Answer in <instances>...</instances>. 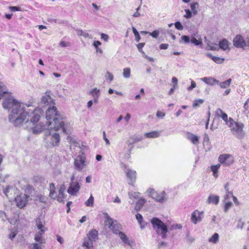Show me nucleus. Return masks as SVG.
Masks as SVG:
<instances>
[{
    "instance_id": "10",
    "label": "nucleus",
    "mask_w": 249,
    "mask_h": 249,
    "mask_svg": "<svg viewBox=\"0 0 249 249\" xmlns=\"http://www.w3.org/2000/svg\"><path fill=\"white\" fill-rule=\"evenodd\" d=\"M30 196L25 194H21L17 196L15 198V201L17 204V206L20 209H22L24 207L27 203Z\"/></svg>"
},
{
    "instance_id": "33",
    "label": "nucleus",
    "mask_w": 249,
    "mask_h": 249,
    "mask_svg": "<svg viewBox=\"0 0 249 249\" xmlns=\"http://www.w3.org/2000/svg\"><path fill=\"white\" fill-rule=\"evenodd\" d=\"M231 82V79L230 78L224 82L220 83L219 82L218 84H219L220 88L222 89H226L230 86Z\"/></svg>"
},
{
    "instance_id": "2",
    "label": "nucleus",
    "mask_w": 249,
    "mask_h": 249,
    "mask_svg": "<svg viewBox=\"0 0 249 249\" xmlns=\"http://www.w3.org/2000/svg\"><path fill=\"white\" fill-rule=\"evenodd\" d=\"M46 124L53 126L55 130L62 129L63 132L68 134L70 131V123L66 120L64 116L60 115L53 105L50 107L46 112Z\"/></svg>"
},
{
    "instance_id": "52",
    "label": "nucleus",
    "mask_w": 249,
    "mask_h": 249,
    "mask_svg": "<svg viewBox=\"0 0 249 249\" xmlns=\"http://www.w3.org/2000/svg\"><path fill=\"white\" fill-rule=\"evenodd\" d=\"M186 14L184 16L185 18H190L192 16V12L189 10V9H185V10Z\"/></svg>"
},
{
    "instance_id": "18",
    "label": "nucleus",
    "mask_w": 249,
    "mask_h": 249,
    "mask_svg": "<svg viewBox=\"0 0 249 249\" xmlns=\"http://www.w3.org/2000/svg\"><path fill=\"white\" fill-rule=\"evenodd\" d=\"M66 186L64 183L60 185L58 189V194L57 195V201L60 202H63V199L65 197L64 192L66 190Z\"/></svg>"
},
{
    "instance_id": "19",
    "label": "nucleus",
    "mask_w": 249,
    "mask_h": 249,
    "mask_svg": "<svg viewBox=\"0 0 249 249\" xmlns=\"http://www.w3.org/2000/svg\"><path fill=\"white\" fill-rule=\"evenodd\" d=\"M9 92L5 84L0 81V100L5 97L6 95H9Z\"/></svg>"
},
{
    "instance_id": "35",
    "label": "nucleus",
    "mask_w": 249,
    "mask_h": 249,
    "mask_svg": "<svg viewBox=\"0 0 249 249\" xmlns=\"http://www.w3.org/2000/svg\"><path fill=\"white\" fill-rule=\"evenodd\" d=\"M140 195V193L139 192H129L128 196L131 199H137L139 198Z\"/></svg>"
},
{
    "instance_id": "34",
    "label": "nucleus",
    "mask_w": 249,
    "mask_h": 249,
    "mask_svg": "<svg viewBox=\"0 0 249 249\" xmlns=\"http://www.w3.org/2000/svg\"><path fill=\"white\" fill-rule=\"evenodd\" d=\"M219 240V235L217 233H214L212 236L209 239V242L210 243H213V244H216L218 242Z\"/></svg>"
},
{
    "instance_id": "32",
    "label": "nucleus",
    "mask_w": 249,
    "mask_h": 249,
    "mask_svg": "<svg viewBox=\"0 0 249 249\" xmlns=\"http://www.w3.org/2000/svg\"><path fill=\"white\" fill-rule=\"evenodd\" d=\"M36 224L37 228L40 231H44L43 228H44V225L43 224V222L41 221V219L40 217H38L36 220Z\"/></svg>"
},
{
    "instance_id": "12",
    "label": "nucleus",
    "mask_w": 249,
    "mask_h": 249,
    "mask_svg": "<svg viewBox=\"0 0 249 249\" xmlns=\"http://www.w3.org/2000/svg\"><path fill=\"white\" fill-rule=\"evenodd\" d=\"M80 187L81 186L78 182H70L67 192L71 196H75L78 193Z\"/></svg>"
},
{
    "instance_id": "4",
    "label": "nucleus",
    "mask_w": 249,
    "mask_h": 249,
    "mask_svg": "<svg viewBox=\"0 0 249 249\" xmlns=\"http://www.w3.org/2000/svg\"><path fill=\"white\" fill-rule=\"evenodd\" d=\"M228 126L230 128L231 133L238 139H242L245 137V133L243 130L244 124L240 122H235L230 118V123L228 124Z\"/></svg>"
},
{
    "instance_id": "41",
    "label": "nucleus",
    "mask_w": 249,
    "mask_h": 249,
    "mask_svg": "<svg viewBox=\"0 0 249 249\" xmlns=\"http://www.w3.org/2000/svg\"><path fill=\"white\" fill-rule=\"evenodd\" d=\"M191 41L192 43L196 46L201 45L202 44V40L201 39H197L195 37H192L191 39Z\"/></svg>"
},
{
    "instance_id": "40",
    "label": "nucleus",
    "mask_w": 249,
    "mask_h": 249,
    "mask_svg": "<svg viewBox=\"0 0 249 249\" xmlns=\"http://www.w3.org/2000/svg\"><path fill=\"white\" fill-rule=\"evenodd\" d=\"M136 218L138 220L139 223L141 225V228H143L144 226L142 224L143 217L142 215L140 213H137L136 215Z\"/></svg>"
},
{
    "instance_id": "5",
    "label": "nucleus",
    "mask_w": 249,
    "mask_h": 249,
    "mask_svg": "<svg viewBox=\"0 0 249 249\" xmlns=\"http://www.w3.org/2000/svg\"><path fill=\"white\" fill-rule=\"evenodd\" d=\"M150 222L157 233L161 235L162 238H165L168 231L167 226L157 217L151 219Z\"/></svg>"
},
{
    "instance_id": "9",
    "label": "nucleus",
    "mask_w": 249,
    "mask_h": 249,
    "mask_svg": "<svg viewBox=\"0 0 249 249\" xmlns=\"http://www.w3.org/2000/svg\"><path fill=\"white\" fill-rule=\"evenodd\" d=\"M218 161L219 164L225 166H229L234 162L233 156L228 154H223L220 155L218 157Z\"/></svg>"
},
{
    "instance_id": "31",
    "label": "nucleus",
    "mask_w": 249,
    "mask_h": 249,
    "mask_svg": "<svg viewBox=\"0 0 249 249\" xmlns=\"http://www.w3.org/2000/svg\"><path fill=\"white\" fill-rule=\"evenodd\" d=\"M220 167V164H217L211 166V171L213 172V176L216 178L218 177V170Z\"/></svg>"
},
{
    "instance_id": "11",
    "label": "nucleus",
    "mask_w": 249,
    "mask_h": 249,
    "mask_svg": "<svg viewBox=\"0 0 249 249\" xmlns=\"http://www.w3.org/2000/svg\"><path fill=\"white\" fill-rule=\"evenodd\" d=\"M51 91H46L45 94L42 97L40 104L43 107L48 106L51 107L54 105V101L51 97Z\"/></svg>"
},
{
    "instance_id": "55",
    "label": "nucleus",
    "mask_w": 249,
    "mask_h": 249,
    "mask_svg": "<svg viewBox=\"0 0 249 249\" xmlns=\"http://www.w3.org/2000/svg\"><path fill=\"white\" fill-rule=\"evenodd\" d=\"M232 196H233L232 192L230 191V192H229V193H228V192H226V194L224 196V199H225V200H226L227 199H229L230 198V197H232Z\"/></svg>"
},
{
    "instance_id": "6",
    "label": "nucleus",
    "mask_w": 249,
    "mask_h": 249,
    "mask_svg": "<svg viewBox=\"0 0 249 249\" xmlns=\"http://www.w3.org/2000/svg\"><path fill=\"white\" fill-rule=\"evenodd\" d=\"M53 131H55L53 126H48V131L46 133L50 137L51 144L53 146H58L60 142V135L57 132H53Z\"/></svg>"
},
{
    "instance_id": "39",
    "label": "nucleus",
    "mask_w": 249,
    "mask_h": 249,
    "mask_svg": "<svg viewBox=\"0 0 249 249\" xmlns=\"http://www.w3.org/2000/svg\"><path fill=\"white\" fill-rule=\"evenodd\" d=\"M133 33L134 34L135 37V40L137 42H139L141 39L140 36L137 31V30L136 29L135 27L132 28Z\"/></svg>"
},
{
    "instance_id": "54",
    "label": "nucleus",
    "mask_w": 249,
    "mask_h": 249,
    "mask_svg": "<svg viewBox=\"0 0 249 249\" xmlns=\"http://www.w3.org/2000/svg\"><path fill=\"white\" fill-rule=\"evenodd\" d=\"M196 82L193 81V80H191V85L190 87H189L188 88H187V90L188 91H191L193 89H194L195 88H196Z\"/></svg>"
},
{
    "instance_id": "61",
    "label": "nucleus",
    "mask_w": 249,
    "mask_h": 249,
    "mask_svg": "<svg viewBox=\"0 0 249 249\" xmlns=\"http://www.w3.org/2000/svg\"><path fill=\"white\" fill-rule=\"evenodd\" d=\"M165 114L164 113L160 111H157L156 113V116L159 118H163L165 116Z\"/></svg>"
},
{
    "instance_id": "64",
    "label": "nucleus",
    "mask_w": 249,
    "mask_h": 249,
    "mask_svg": "<svg viewBox=\"0 0 249 249\" xmlns=\"http://www.w3.org/2000/svg\"><path fill=\"white\" fill-rule=\"evenodd\" d=\"M9 8L12 12L18 11L20 10V8L17 6H10Z\"/></svg>"
},
{
    "instance_id": "47",
    "label": "nucleus",
    "mask_w": 249,
    "mask_h": 249,
    "mask_svg": "<svg viewBox=\"0 0 249 249\" xmlns=\"http://www.w3.org/2000/svg\"><path fill=\"white\" fill-rule=\"evenodd\" d=\"M144 43H140L137 45L139 51L142 54H144V52L142 50V48L144 47Z\"/></svg>"
},
{
    "instance_id": "53",
    "label": "nucleus",
    "mask_w": 249,
    "mask_h": 249,
    "mask_svg": "<svg viewBox=\"0 0 249 249\" xmlns=\"http://www.w3.org/2000/svg\"><path fill=\"white\" fill-rule=\"evenodd\" d=\"M149 35L152 36L153 37L157 38L159 35V32L157 30H155L152 33H149Z\"/></svg>"
},
{
    "instance_id": "45",
    "label": "nucleus",
    "mask_w": 249,
    "mask_h": 249,
    "mask_svg": "<svg viewBox=\"0 0 249 249\" xmlns=\"http://www.w3.org/2000/svg\"><path fill=\"white\" fill-rule=\"evenodd\" d=\"M198 4L197 2L192 3L191 4V8L193 11L194 15H196L197 13V11L196 10V6Z\"/></svg>"
},
{
    "instance_id": "23",
    "label": "nucleus",
    "mask_w": 249,
    "mask_h": 249,
    "mask_svg": "<svg viewBox=\"0 0 249 249\" xmlns=\"http://www.w3.org/2000/svg\"><path fill=\"white\" fill-rule=\"evenodd\" d=\"M187 138L195 145L199 143V137L197 135L189 133L187 134Z\"/></svg>"
},
{
    "instance_id": "30",
    "label": "nucleus",
    "mask_w": 249,
    "mask_h": 249,
    "mask_svg": "<svg viewBox=\"0 0 249 249\" xmlns=\"http://www.w3.org/2000/svg\"><path fill=\"white\" fill-rule=\"evenodd\" d=\"M207 55L209 58H211L214 62L216 63L217 64H221L224 61V58H221L219 57L214 56L211 53H207Z\"/></svg>"
},
{
    "instance_id": "17",
    "label": "nucleus",
    "mask_w": 249,
    "mask_h": 249,
    "mask_svg": "<svg viewBox=\"0 0 249 249\" xmlns=\"http://www.w3.org/2000/svg\"><path fill=\"white\" fill-rule=\"evenodd\" d=\"M0 186H1V187L2 188V191L6 196H8L9 193H11L13 190V188L12 187H10L7 184H5L4 180H1L0 181Z\"/></svg>"
},
{
    "instance_id": "59",
    "label": "nucleus",
    "mask_w": 249,
    "mask_h": 249,
    "mask_svg": "<svg viewBox=\"0 0 249 249\" xmlns=\"http://www.w3.org/2000/svg\"><path fill=\"white\" fill-rule=\"evenodd\" d=\"M32 249H42L41 245L37 243H33L32 244Z\"/></svg>"
},
{
    "instance_id": "26",
    "label": "nucleus",
    "mask_w": 249,
    "mask_h": 249,
    "mask_svg": "<svg viewBox=\"0 0 249 249\" xmlns=\"http://www.w3.org/2000/svg\"><path fill=\"white\" fill-rule=\"evenodd\" d=\"M44 231H41L35 234V240L39 244H41L44 243V240L43 239V234Z\"/></svg>"
},
{
    "instance_id": "63",
    "label": "nucleus",
    "mask_w": 249,
    "mask_h": 249,
    "mask_svg": "<svg viewBox=\"0 0 249 249\" xmlns=\"http://www.w3.org/2000/svg\"><path fill=\"white\" fill-rule=\"evenodd\" d=\"M56 240L57 241L59 242L61 244H63L64 242V239L63 238L60 236L59 235H56Z\"/></svg>"
},
{
    "instance_id": "21",
    "label": "nucleus",
    "mask_w": 249,
    "mask_h": 249,
    "mask_svg": "<svg viewBox=\"0 0 249 249\" xmlns=\"http://www.w3.org/2000/svg\"><path fill=\"white\" fill-rule=\"evenodd\" d=\"M202 81L205 82L207 85L213 86L215 84H218L219 81L214 78L212 77H204L201 79Z\"/></svg>"
},
{
    "instance_id": "29",
    "label": "nucleus",
    "mask_w": 249,
    "mask_h": 249,
    "mask_svg": "<svg viewBox=\"0 0 249 249\" xmlns=\"http://www.w3.org/2000/svg\"><path fill=\"white\" fill-rule=\"evenodd\" d=\"M50 196L53 199H57V195H56L55 191V186L53 183H52L50 184Z\"/></svg>"
},
{
    "instance_id": "15",
    "label": "nucleus",
    "mask_w": 249,
    "mask_h": 249,
    "mask_svg": "<svg viewBox=\"0 0 249 249\" xmlns=\"http://www.w3.org/2000/svg\"><path fill=\"white\" fill-rule=\"evenodd\" d=\"M125 172L128 180V184L133 186L136 180V172L131 169H127Z\"/></svg>"
},
{
    "instance_id": "62",
    "label": "nucleus",
    "mask_w": 249,
    "mask_h": 249,
    "mask_svg": "<svg viewBox=\"0 0 249 249\" xmlns=\"http://www.w3.org/2000/svg\"><path fill=\"white\" fill-rule=\"evenodd\" d=\"M168 44H161L160 45V48L161 50H166L168 48Z\"/></svg>"
},
{
    "instance_id": "25",
    "label": "nucleus",
    "mask_w": 249,
    "mask_h": 249,
    "mask_svg": "<svg viewBox=\"0 0 249 249\" xmlns=\"http://www.w3.org/2000/svg\"><path fill=\"white\" fill-rule=\"evenodd\" d=\"M146 200L144 198H140L136 203V205L134 207V210L136 211H140L142 208L144 204L146 203Z\"/></svg>"
},
{
    "instance_id": "56",
    "label": "nucleus",
    "mask_w": 249,
    "mask_h": 249,
    "mask_svg": "<svg viewBox=\"0 0 249 249\" xmlns=\"http://www.w3.org/2000/svg\"><path fill=\"white\" fill-rule=\"evenodd\" d=\"M182 40L185 43H188L190 42L191 41L189 36H181Z\"/></svg>"
},
{
    "instance_id": "13",
    "label": "nucleus",
    "mask_w": 249,
    "mask_h": 249,
    "mask_svg": "<svg viewBox=\"0 0 249 249\" xmlns=\"http://www.w3.org/2000/svg\"><path fill=\"white\" fill-rule=\"evenodd\" d=\"M37 122L38 121L35 122L34 124H26L27 128L35 134L41 132L44 129V126L40 123L37 124Z\"/></svg>"
},
{
    "instance_id": "51",
    "label": "nucleus",
    "mask_w": 249,
    "mask_h": 249,
    "mask_svg": "<svg viewBox=\"0 0 249 249\" xmlns=\"http://www.w3.org/2000/svg\"><path fill=\"white\" fill-rule=\"evenodd\" d=\"M244 111L249 113V99H248L244 105Z\"/></svg>"
},
{
    "instance_id": "50",
    "label": "nucleus",
    "mask_w": 249,
    "mask_h": 249,
    "mask_svg": "<svg viewBox=\"0 0 249 249\" xmlns=\"http://www.w3.org/2000/svg\"><path fill=\"white\" fill-rule=\"evenodd\" d=\"M221 117L223 120V121H224L226 122L227 125L228 124L230 123V119L228 120V115L226 113L224 112L222 115L221 116Z\"/></svg>"
},
{
    "instance_id": "16",
    "label": "nucleus",
    "mask_w": 249,
    "mask_h": 249,
    "mask_svg": "<svg viewBox=\"0 0 249 249\" xmlns=\"http://www.w3.org/2000/svg\"><path fill=\"white\" fill-rule=\"evenodd\" d=\"M233 45L236 48H243L246 45L243 37L240 35H237L233 40Z\"/></svg>"
},
{
    "instance_id": "20",
    "label": "nucleus",
    "mask_w": 249,
    "mask_h": 249,
    "mask_svg": "<svg viewBox=\"0 0 249 249\" xmlns=\"http://www.w3.org/2000/svg\"><path fill=\"white\" fill-rule=\"evenodd\" d=\"M98 233L97 230H92L89 231L88 236L90 242L95 241L98 239Z\"/></svg>"
},
{
    "instance_id": "27",
    "label": "nucleus",
    "mask_w": 249,
    "mask_h": 249,
    "mask_svg": "<svg viewBox=\"0 0 249 249\" xmlns=\"http://www.w3.org/2000/svg\"><path fill=\"white\" fill-rule=\"evenodd\" d=\"M161 131H153L150 132L145 133L144 136L148 138H156L160 136Z\"/></svg>"
},
{
    "instance_id": "42",
    "label": "nucleus",
    "mask_w": 249,
    "mask_h": 249,
    "mask_svg": "<svg viewBox=\"0 0 249 249\" xmlns=\"http://www.w3.org/2000/svg\"><path fill=\"white\" fill-rule=\"evenodd\" d=\"M232 204L230 201H227L225 203V206H224V211L225 213H227L229 211V210L231 208L232 206Z\"/></svg>"
},
{
    "instance_id": "24",
    "label": "nucleus",
    "mask_w": 249,
    "mask_h": 249,
    "mask_svg": "<svg viewBox=\"0 0 249 249\" xmlns=\"http://www.w3.org/2000/svg\"><path fill=\"white\" fill-rule=\"evenodd\" d=\"M90 94H92L94 98V103L97 104L98 102V98L100 95L99 89H97L96 88H94L90 91Z\"/></svg>"
},
{
    "instance_id": "3",
    "label": "nucleus",
    "mask_w": 249,
    "mask_h": 249,
    "mask_svg": "<svg viewBox=\"0 0 249 249\" xmlns=\"http://www.w3.org/2000/svg\"><path fill=\"white\" fill-rule=\"evenodd\" d=\"M105 218V223L106 226H108L109 229L116 234H118L119 237L122 241L125 244L130 245L129 240L126 235L121 231L122 230V226L118 223L116 220H114L111 218L107 213H104Z\"/></svg>"
},
{
    "instance_id": "58",
    "label": "nucleus",
    "mask_w": 249,
    "mask_h": 249,
    "mask_svg": "<svg viewBox=\"0 0 249 249\" xmlns=\"http://www.w3.org/2000/svg\"><path fill=\"white\" fill-rule=\"evenodd\" d=\"M101 38L102 39L104 40L105 41H107L109 39L108 36L107 35L104 34V33H102L101 34Z\"/></svg>"
},
{
    "instance_id": "38",
    "label": "nucleus",
    "mask_w": 249,
    "mask_h": 249,
    "mask_svg": "<svg viewBox=\"0 0 249 249\" xmlns=\"http://www.w3.org/2000/svg\"><path fill=\"white\" fill-rule=\"evenodd\" d=\"M204 102L203 99H196L194 100V103L193 104V107H199L200 105L202 104Z\"/></svg>"
},
{
    "instance_id": "7",
    "label": "nucleus",
    "mask_w": 249,
    "mask_h": 249,
    "mask_svg": "<svg viewBox=\"0 0 249 249\" xmlns=\"http://www.w3.org/2000/svg\"><path fill=\"white\" fill-rule=\"evenodd\" d=\"M147 192L149 196L157 202L162 203L167 200L166 193L164 191L159 193L156 192L153 189L149 188L147 190Z\"/></svg>"
},
{
    "instance_id": "44",
    "label": "nucleus",
    "mask_w": 249,
    "mask_h": 249,
    "mask_svg": "<svg viewBox=\"0 0 249 249\" xmlns=\"http://www.w3.org/2000/svg\"><path fill=\"white\" fill-rule=\"evenodd\" d=\"M59 45L61 47L66 48V47H70L71 46V43L69 42L61 41L60 42Z\"/></svg>"
},
{
    "instance_id": "14",
    "label": "nucleus",
    "mask_w": 249,
    "mask_h": 249,
    "mask_svg": "<svg viewBox=\"0 0 249 249\" xmlns=\"http://www.w3.org/2000/svg\"><path fill=\"white\" fill-rule=\"evenodd\" d=\"M203 211H199L197 210H195L191 214V220L194 224L202 221L203 218Z\"/></svg>"
},
{
    "instance_id": "36",
    "label": "nucleus",
    "mask_w": 249,
    "mask_h": 249,
    "mask_svg": "<svg viewBox=\"0 0 249 249\" xmlns=\"http://www.w3.org/2000/svg\"><path fill=\"white\" fill-rule=\"evenodd\" d=\"M123 75L124 78H128L130 76V69L125 68L123 70Z\"/></svg>"
},
{
    "instance_id": "1",
    "label": "nucleus",
    "mask_w": 249,
    "mask_h": 249,
    "mask_svg": "<svg viewBox=\"0 0 249 249\" xmlns=\"http://www.w3.org/2000/svg\"><path fill=\"white\" fill-rule=\"evenodd\" d=\"M5 109L10 110L8 119L15 126L20 127L23 124H34L40 119L42 110L30 105L24 104L13 96L5 98L2 103Z\"/></svg>"
},
{
    "instance_id": "60",
    "label": "nucleus",
    "mask_w": 249,
    "mask_h": 249,
    "mask_svg": "<svg viewBox=\"0 0 249 249\" xmlns=\"http://www.w3.org/2000/svg\"><path fill=\"white\" fill-rule=\"evenodd\" d=\"M209 142V138L208 135L207 134H205L204 140H203V144L205 145L206 143H208Z\"/></svg>"
},
{
    "instance_id": "8",
    "label": "nucleus",
    "mask_w": 249,
    "mask_h": 249,
    "mask_svg": "<svg viewBox=\"0 0 249 249\" xmlns=\"http://www.w3.org/2000/svg\"><path fill=\"white\" fill-rule=\"evenodd\" d=\"M87 164L86 156L83 153L77 156L74 159V166L76 170H82Z\"/></svg>"
},
{
    "instance_id": "37",
    "label": "nucleus",
    "mask_w": 249,
    "mask_h": 249,
    "mask_svg": "<svg viewBox=\"0 0 249 249\" xmlns=\"http://www.w3.org/2000/svg\"><path fill=\"white\" fill-rule=\"evenodd\" d=\"M94 198L92 195L90 196L89 198L85 202V204L87 206L92 207L93 205Z\"/></svg>"
},
{
    "instance_id": "48",
    "label": "nucleus",
    "mask_w": 249,
    "mask_h": 249,
    "mask_svg": "<svg viewBox=\"0 0 249 249\" xmlns=\"http://www.w3.org/2000/svg\"><path fill=\"white\" fill-rule=\"evenodd\" d=\"M223 113L224 112L222 111V110L221 108H218L216 110L215 115L217 117H221Z\"/></svg>"
},
{
    "instance_id": "57",
    "label": "nucleus",
    "mask_w": 249,
    "mask_h": 249,
    "mask_svg": "<svg viewBox=\"0 0 249 249\" xmlns=\"http://www.w3.org/2000/svg\"><path fill=\"white\" fill-rule=\"evenodd\" d=\"M103 139L105 141L106 144L107 145H110V142H109V140L106 137V134L105 131H103Z\"/></svg>"
},
{
    "instance_id": "43",
    "label": "nucleus",
    "mask_w": 249,
    "mask_h": 249,
    "mask_svg": "<svg viewBox=\"0 0 249 249\" xmlns=\"http://www.w3.org/2000/svg\"><path fill=\"white\" fill-rule=\"evenodd\" d=\"M105 77L107 80H109V82H111L113 79V74L109 71L107 72L105 75Z\"/></svg>"
},
{
    "instance_id": "46",
    "label": "nucleus",
    "mask_w": 249,
    "mask_h": 249,
    "mask_svg": "<svg viewBox=\"0 0 249 249\" xmlns=\"http://www.w3.org/2000/svg\"><path fill=\"white\" fill-rule=\"evenodd\" d=\"M245 223L241 219H239L238 221V223L236 226V228L238 229H242L244 227Z\"/></svg>"
},
{
    "instance_id": "28",
    "label": "nucleus",
    "mask_w": 249,
    "mask_h": 249,
    "mask_svg": "<svg viewBox=\"0 0 249 249\" xmlns=\"http://www.w3.org/2000/svg\"><path fill=\"white\" fill-rule=\"evenodd\" d=\"M229 45V42L226 39H222L219 43V47L224 51L230 49Z\"/></svg>"
},
{
    "instance_id": "22",
    "label": "nucleus",
    "mask_w": 249,
    "mask_h": 249,
    "mask_svg": "<svg viewBox=\"0 0 249 249\" xmlns=\"http://www.w3.org/2000/svg\"><path fill=\"white\" fill-rule=\"evenodd\" d=\"M219 201V197L217 196L211 195H210L207 200V202L208 204H214L217 205Z\"/></svg>"
},
{
    "instance_id": "49",
    "label": "nucleus",
    "mask_w": 249,
    "mask_h": 249,
    "mask_svg": "<svg viewBox=\"0 0 249 249\" xmlns=\"http://www.w3.org/2000/svg\"><path fill=\"white\" fill-rule=\"evenodd\" d=\"M175 26L177 29L178 30H182L183 29V26L181 25V23L179 21H177L175 23Z\"/></svg>"
}]
</instances>
